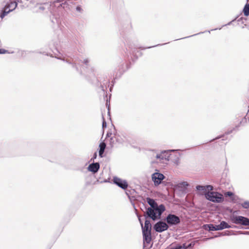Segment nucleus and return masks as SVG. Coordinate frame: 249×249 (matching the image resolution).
Returning <instances> with one entry per match:
<instances>
[{
	"mask_svg": "<svg viewBox=\"0 0 249 249\" xmlns=\"http://www.w3.org/2000/svg\"><path fill=\"white\" fill-rule=\"evenodd\" d=\"M244 14L246 16H249V4H247L243 9Z\"/></svg>",
	"mask_w": 249,
	"mask_h": 249,
	"instance_id": "nucleus-17",
	"label": "nucleus"
},
{
	"mask_svg": "<svg viewBox=\"0 0 249 249\" xmlns=\"http://www.w3.org/2000/svg\"><path fill=\"white\" fill-rule=\"evenodd\" d=\"M7 51L4 49H0V54H3L7 53Z\"/></svg>",
	"mask_w": 249,
	"mask_h": 249,
	"instance_id": "nucleus-24",
	"label": "nucleus"
},
{
	"mask_svg": "<svg viewBox=\"0 0 249 249\" xmlns=\"http://www.w3.org/2000/svg\"><path fill=\"white\" fill-rule=\"evenodd\" d=\"M116 138V141L119 143H123L124 142V140H123L120 135L117 136Z\"/></svg>",
	"mask_w": 249,
	"mask_h": 249,
	"instance_id": "nucleus-21",
	"label": "nucleus"
},
{
	"mask_svg": "<svg viewBox=\"0 0 249 249\" xmlns=\"http://www.w3.org/2000/svg\"><path fill=\"white\" fill-rule=\"evenodd\" d=\"M96 157H97V153H94V156H93V159H96Z\"/></svg>",
	"mask_w": 249,
	"mask_h": 249,
	"instance_id": "nucleus-30",
	"label": "nucleus"
},
{
	"mask_svg": "<svg viewBox=\"0 0 249 249\" xmlns=\"http://www.w3.org/2000/svg\"><path fill=\"white\" fill-rule=\"evenodd\" d=\"M196 189L198 191V193L200 195H205L206 197V194L208 192L211 191L213 190V187L210 185H197L196 186Z\"/></svg>",
	"mask_w": 249,
	"mask_h": 249,
	"instance_id": "nucleus-6",
	"label": "nucleus"
},
{
	"mask_svg": "<svg viewBox=\"0 0 249 249\" xmlns=\"http://www.w3.org/2000/svg\"><path fill=\"white\" fill-rule=\"evenodd\" d=\"M111 135L112 134L111 133L107 132V137L108 138L110 137L111 136Z\"/></svg>",
	"mask_w": 249,
	"mask_h": 249,
	"instance_id": "nucleus-28",
	"label": "nucleus"
},
{
	"mask_svg": "<svg viewBox=\"0 0 249 249\" xmlns=\"http://www.w3.org/2000/svg\"><path fill=\"white\" fill-rule=\"evenodd\" d=\"M143 241L144 245L145 244H150L151 241V235H143Z\"/></svg>",
	"mask_w": 249,
	"mask_h": 249,
	"instance_id": "nucleus-15",
	"label": "nucleus"
},
{
	"mask_svg": "<svg viewBox=\"0 0 249 249\" xmlns=\"http://www.w3.org/2000/svg\"><path fill=\"white\" fill-rule=\"evenodd\" d=\"M113 182L120 188L125 189L127 187L128 184L126 181L122 180L117 177L113 178Z\"/></svg>",
	"mask_w": 249,
	"mask_h": 249,
	"instance_id": "nucleus-11",
	"label": "nucleus"
},
{
	"mask_svg": "<svg viewBox=\"0 0 249 249\" xmlns=\"http://www.w3.org/2000/svg\"><path fill=\"white\" fill-rule=\"evenodd\" d=\"M231 219L234 224L249 226V219L245 217L242 216H233Z\"/></svg>",
	"mask_w": 249,
	"mask_h": 249,
	"instance_id": "nucleus-5",
	"label": "nucleus"
},
{
	"mask_svg": "<svg viewBox=\"0 0 249 249\" xmlns=\"http://www.w3.org/2000/svg\"><path fill=\"white\" fill-rule=\"evenodd\" d=\"M89 62V60L88 59H84V63L86 64V65H87L88 63Z\"/></svg>",
	"mask_w": 249,
	"mask_h": 249,
	"instance_id": "nucleus-27",
	"label": "nucleus"
},
{
	"mask_svg": "<svg viewBox=\"0 0 249 249\" xmlns=\"http://www.w3.org/2000/svg\"><path fill=\"white\" fill-rule=\"evenodd\" d=\"M106 147V144L105 142H101L99 145L100 150L99 155L100 157H103V154L104 152L105 149Z\"/></svg>",
	"mask_w": 249,
	"mask_h": 249,
	"instance_id": "nucleus-13",
	"label": "nucleus"
},
{
	"mask_svg": "<svg viewBox=\"0 0 249 249\" xmlns=\"http://www.w3.org/2000/svg\"><path fill=\"white\" fill-rule=\"evenodd\" d=\"M80 8L79 7H77V10H79Z\"/></svg>",
	"mask_w": 249,
	"mask_h": 249,
	"instance_id": "nucleus-32",
	"label": "nucleus"
},
{
	"mask_svg": "<svg viewBox=\"0 0 249 249\" xmlns=\"http://www.w3.org/2000/svg\"><path fill=\"white\" fill-rule=\"evenodd\" d=\"M225 196H230L231 197V198L232 199V200H236V198H237V197L236 196H234L233 195V194L231 192H227L225 193Z\"/></svg>",
	"mask_w": 249,
	"mask_h": 249,
	"instance_id": "nucleus-18",
	"label": "nucleus"
},
{
	"mask_svg": "<svg viewBox=\"0 0 249 249\" xmlns=\"http://www.w3.org/2000/svg\"><path fill=\"white\" fill-rule=\"evenodd\" d=\"M141 227L143 235H151V224L149 220H145L144 226H143V224L141 223Z\"/></svg>",
	"mask_w": 249,
	"mask_h": 249,
	"instance_id": "nucleus-10",
	"label": "nucleus"
},
{
	"mask_svg": "<svg viewBox=\"0 0 249 249\" xmlns=\"http://www.w3.org/2000/svg\"><path fill=\"white\" fill-rule=\"evenodd\" d=\"M182 247L180 245H177L175 247H171L170 249H181Z\"/></svg>",
	"mask_w": 249,
	"mask_h": 249,
	"instance_id": "nucleus-22",
	"label": "nucleus"
},
{
	"mask_svg": "<svg viewBox=\"0 0 249 249\" xmlns=\"http://www.w3.org/2000/svg\"><path fill=\"white\" fill-rule=\"evenodd\" d=\"M139 221H140V224H141V223H142V221H141V219L140 217H139Z\"/></svg>",
	"mask_w": 249,
	"mask_h": 249,
	"instance_id": "nucleus-31",
	"label": "nucleus"
},
{
	"mask_svg": "<svg viewBox=\"0 0 249 249\" xmlns=\"http://www.w3.org/2000/svg\"><path fill=\"white\" fill-rule=\"evenodd\" d=\"M174 162L176 164H178V163H179V159L178 158H177V159H176L175 161H174Z\"/></svg>",
	"mask_w": 249,
	"mask_h": 249,
	"instance_id": "nucleus-26",
	"label": "nucleus"
},
{
	"mask_svg": "<svg viewBox=\"0 0 249 249\" xmlns=\"http://www.w3.org/2000/svg\"><path fill=\"white\" fill-rule=\"evenodd\" d=\"M164 178V176L159 172L154 173L152 175V180L154 182V185L156 186L160 185Z\"/></svg>",
	"mask_w": 249,
	"mask_h": 249,
	"instance_id": "nucleus-8",
	"label": "nucleus"
},
{
	"mask_svg": "<svg viewBox=\"0 0 249 249\" xmlns=\"http://www.w3.org/2000/svg\"><path fill=\"white\" fill-rule=\"evenodd\" d=\"M183 248H184L185 249L186 248V247L184 246V245H183Z\"/></svg>",
	"mask_w": 249,
	"mask_h": 249,
	"instance_id": "nucleus-34",
	"label": "nucleus"
},
{
	"mask_svg": "<svg viewBox=\"0 0 249 249\" xmlns=\"http://www.w3.org/2000/svg\"><path fill=\"white\" fill-rule=\"evenodd\" d=\"M206 198L212 202L215 203H221L224 201V198L221 194L217 192H208L206 194Z\"/></svg>",
	"mask_w": 249,
	"mask_h": 249,
	"instance_id": "nucleus-2",
	"label": "nucleus"
},
{
	"mask_svg": "<svg viewBox=\"0 0 249 249\" xmlns=\"http://www.w3.org/2000/svg\"><path fill=\"white\" fill-rule=\"evenodd\" d=\"M153 228L157 232H161L167 230L169 226L165 222L159 221L154 225Z\"/></svg>",
	"mask_w": 249,
	"mask_h": 249,
	"instance_id": "nucleus-9",
	"label": "nucleus"
},
{
	"mask_svg": "<svg viewBox=\"0 0 249 249\" xmlns=\"http://www.w3.org/2000/svg\"><path fill=\"white\" fill-rule=\"evenodd\" d=\"M219 229L220 230H223L226 228H231V226L229 225L227 222L225 221H222L219 225H218Z\"/></svg>",
	"mask_w": 249,
	"mask_h": 249,
	"instance_id": "nucleus-14",
	"label": "nucleus"
},
{
	"mask_svg": "<svg viewBox=\"0 0 249 249\" xmlns=\"http://www.w3.org/2000/svg\"><path fill=\"white\" fill-rule=\"evenodd\" d=\"M248 113L249 114V110H248Z\"/></svg>",
	"mask_w": 249,
	"mask_h": 249,
	"instance_id": "nucleus-35",
	"label": "nucleus"
},
{
	"mask_svg": "<svg viewBox=\"0 0 249 249\" xmlns=\"http://www.w3.org/2000/svg\"><path fill=\"white\" fill-rule=\"evenodd\" d=\"M205 226H207L209 231H219V226L218 225H215L212 224H209L206 225Z\"/></svg>",
	"mask_w": 249,
	"mask_h": 249,
	"instance_id": "nucleus-16",
	"label": "nucleus"
},
{
	"mask_svg": "<svg viewBox=\"0 0 249 249\" xmlns=\"http://www.w3.org/2000/svg\"><path fill=\"white\" fill-rule=\"evenodd\" d=\"M100 168V165L98 162L93 163L89 165L88 169L89 171L95 173L97 172Z\"/></svg>",
	"mask_w": 249,
	"mask_h": 249,
	"instance_id": "nucleus-12",
	"label": "nucleus"
},
{
	"mask_svg": "<svg viewBox=\"0 0 249 249\" xmlns=\"http://www.w3.org/2000/svg\"><path fill=\"white\" fill-rule=\"evenodd\" d=\"M174 151V150L162 151L160 153L157 154L156 156V158L160 162H164V160L167 161H169L173 157L171 152Z\"/></svg>",
	"mask_w": 249,
	"mask_h": 249,
	"instance_id": "nucleus-3",
	"label": "nucleus"
},
{
	"mask_svg": "<svg viewBox=\"0 0 249 249\" xmlns=\"http://www.w3.org/2000/svg\"><path fill=\"white\" fill-rule=\"evenodd\" d=\"M75 68H76V69L77 70H78V67H77L76 66H75Z\"/></svg>",
	"mask_w": 249,
	"mask_h": 249,
	"instance_id": "nucleus-33",
	"label": "nucleus"
},
{
	"mask_svg": "<svg viewBox=\"0 0 249 249\" xmlns=\"http://www.w3.org/2000/svg\"><path fill=\"white\" fill-rule=\"evenodd\" d=\"M103 124H102V127H103V128L106 127L107 124H106V122L104 117H103Z\"/></svg>",
	"mask_w": 249,
	"mask_h": 249,
	"instance_id": "nucleus-23",
	"label": "nucleus"
},
{
	"mask_svg": "<svg viewBox=\"0 0 249 249\" xmlns=\"http://www.w3.org/2000/svg\"><path fill=\"white\" fill-rule=\"evenodd\" d=\"M243 208L245 209L249 208V201H246L244 202L241 204Z\"/></svg>",
	"mask_w": 249,
	"mask_h": 249,
	"instance_id": "nucleus-20",
	"label": "nucleus"
},
{
	"mask_svg": "<svg viewBox=\"0 0 249 249\" xmlns=\"http://www.w3.org/2000/svg\"><path fill=\"white\" fill-rule=\"evenodd\" d=\"M189 186V184L186 181H183L178 184V187L180 188H186Z\"/></svg>",
	"mask_w": 249,
	"mask_h": 249,
	"instance_id": "nucleus-19",
	"label": "nucleus"
},
{
	"mask_svg": "<svg viewBox=\"0 0 249 249\" xmlns=\"http://www.w3.org/2000/svg\"><path fill=\"white\" fill-rule=\"evenodd\" d=\"M146 200L150 206L146 210L147 216L153 220L160 219L161 214L165 210L164 206L162 204L158 205L153 199L149 197L147 198Z\"/></svg>",
	"mask_w": 249,
	"mask_h": 249,
	"instance_id": "nucleus-1",
	"label": "nucleus"
},
{
	"mask_svg": "<svg viewBox=\"0 0 249 249\" xmlns=\"http://www.w3.org/2000/svg\"><path fill=\"white\" fill-rule=\"evenodd\" d=\"M63 1H64L65 2H66V0H58L57 1H56V2H63Z\"/></svg>",
	"mask_w": 249,
	"mask_h": 249,
	"instance_id": "nucleus-29",
	"label": "nucleus"
},
{
	"mask_svg": "<svg viewBox=\"0 0 249 249\" xmlns=\"http://www.w3.org/2000/svg\"><path fill=\"white\" fill-rule=\"evenodd\" d=\"M39 9L40 11H43L44 10V7L42 5H39Z\"/></svg>",
	"mask_w": 249,
	"mask_h": 249,
	"instance_id": "nucleus-25",
	"label": "nucleus"
},
{
	"mask_svg": "<svg viewBox=\"0 0 249 249\" xmlns=\"http://www.w3.org/2000/svg\"><path fill=\"white\" fill-rule=\"evenodd\" d=\"M166 221L170 225H176L180 223V218L178 216L173 214H168L166 218Z\"/></svg>",
	"mask_w": 249,
	"mask_h": 249,
	"instance_id": "nucleus-7",
	"label": "nucleus"
},
{
	"mask_svg": "<svg viewBox=\"0 0 249 249\" xmlns=\"http://www.w3.org/2000/svg\"><path fill=\"white\" fill-rule=\"evenodd\" d=\"M10 3L7 2L5 5L4 10L0 15V18H3L6 15H7L10 12L14 10L17 6V0H9Z\"/></svg>",
	"mask_w": 249,
	"mask_h": 249,
	"instance_id": "nucleus-4",
	"label": "nucleus"
}]
</instances>
